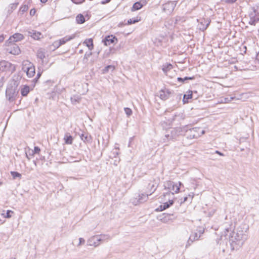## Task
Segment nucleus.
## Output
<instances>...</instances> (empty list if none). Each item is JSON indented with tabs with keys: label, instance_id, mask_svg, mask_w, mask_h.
<instances>
[{
	"label": "nucleus",
	"instance_id": "4d7b16f0",
	"mask_svg": "<svg viewBox=\"0 0 259 259\" xmlns=\"http://www.w3.org/2000/svg\"><path fill=\"white\" fill-rule=\"evenodd\" d=\"M187 199H188V197H184V201H183V202H185V201H187Z\"/></svg>",
	"mask_w": 259,
	"mask_h": 259
},
{
	"label": "nucleus",
	"instance_id": "72a5a7b5",
	"mask_svg": "<svg viewBox=\"0 0 259 259\" xmlns=\"http://www.w3.org/2000/svg\"><path fill=\"white\" fill-rule=\"evenodd\" d=\"M194 77H185L184 78L178 77L177 79L178 81H181L182 82H184L185 80H189V79H193Z\"/></svg>",
	"mask_w": 259,
	"mask_h": 259
},
{
	"label": "nucleus",
	"instance_id": "aec40b11",
	"mask_svg": "<svg viewBox=\"0 0 259 259\" xmlns=\"http://www.w3.org/2000/svg\"><path fill=\"white\" fill-rule=\"evenodd\" d=\"M29 34L32 37L36 40L39 39L40 38V36L42 35L41 33L36 32L33 30L29 31Z\"/></svg>",
	"mask_w": 259,
	"mask_h": 259
},
{
	"label": "nucleus",
	"instance_id": "c9c22d12",
	"mask_svg": "<svg viewBox=\"0 0 259 259\" xmlns=\"http://www.w3.org/2000/svg\"><path fill=\"white\" fill-rule=\"evenodd\" d=\"M13 211L10 210H8L7 211L6 215H5L4 213L2 214L4 215V218H10L12 217V214L13 213Z\"/></svg>",
	"mask_w": 259,
	"mask_h": 259
},
{
	"label": "nucleus",
	"instance_id": "603ef678",
	"mask_svg": "<svg viewBox=\"0 0 259 259\" xmlns=\"http://www.w3.org/2000/svg\"><path fill=\"white\" fill-rule=\"evenodd\" d=\"M209 24V22L207 23L205 26H203L202 28H201L200 29H202L203 30H205L207 28V27H208Z\"/></svg>",
	"mask_w": 259,
	"mask_h": 259
},
{
	"label": "nucleus",
	"instance_id": "39448f33",
	"mask_svg": "<svg viewBox=\"0 0 259 259\" xmlns=\"http://www.w3.org/2000/svg\"><path fill=\"white\" fill-rule=\"evenodd\" d=\"M18 92L13 87H8L6 91V97L10 102H13L17 97Z\"/></svg>",
	"mask_w": 259,
	"mask_h": 259
},
{
	"label": "nucleus",
	"instance_id": "13d9d810",
	"mask_svg": "<svg viewBox=\"0 0 259 259\" xmlns=\"http://www.w3.org/2000/svg\"><path fill=\"white\" fill-rule=\"evenodd\" d=\"M4 222V221H2L1 220H0V224H3Z\"/></svg>",
	"mask_w": 259,
	"mask_h": 259
},
{
	"label": "nucleus",
	"instance_id": "5fc2aeb1",
	"mask_svg": "<svg viewBox=\"0 0 259 259\" xmlns=\"http://www.w3.org/2000/svg\"><path fill=\"white\" fill-rule=\"evenodd\" d=\"M113 154H114V157H115L116 156H117L118 155V152H114Z\"/></svg>",
	"mask_w": 259,
	"mask_h": 259
},
{
	"label": "nucleus",
	"instance_id": "393cba45",
	"mask_svg": "<svg viewBox=\"0 0 259 259\" xmlns=\"http://www.w3.org/2000/svg\"><path fill=\"white\" fill-rule=\"evenodd\" d=\"M30 88L28 85H25L21 90V94L23 96H26L29 93Z\"/></svg>",
	"mask_w": 259,
	"mask_h": 259
},
{
	"label": "nucleus",
	"instance_id": "a878e982",
	"mask_svg": "<svg viewBox=\"0 0 259 259\" xmlns=\"http://www.w3.org/2000/svg\"><path fill=\"white\" fill-rule=\"evenodd\" d=\"M84 44H86L87 46L88 47L90 50H92L93 49V39L92 38L86 39L84 41Z\"/></svg>",
	"mask_w": 259,
	"mask_h": 259
},
{
	"label": "nucleus",
	"instance_id": "ddd939ff",
	"mask_svg": "<svg viewBox=\"0 0 259 259\" xmlns=\"http://www.w3.org/2000/svg\"><path fill=\"white\" fill-rule=\"evenodd\" d=\"M171 94V92L167 89L161 90L159 92V97L161 99L165 100L170 97Z\"/></svg>",
	"mask_w": 259,
	"mask_h": 259
},
{
	"label": "nucleus",
	"instance_id": "412c9836",
	"mask_svg": "<svg viewBox=\"0 0 259 259\" xmlns=\"http://www.w3.org/2000/svg\"><path fill=\"white\" fill-rule=\"evenodd\" d=\"M80 137L81 139L85 143H90L91 142L92 138L91 136L89 135L88 134H81L80 135Z\"/></svg>",
	"mask_w": 259,
	"mask_h": 259
},
{
	"label": "nucleus",
	"instance_id": "e433bc0d",
	"mask_svg": "<svg viewBox=\"0 0 259 259\" xmlns=\"http://www.w3.org/2000/svg\"><path fill=\"white\" fill-rule=\"evenodd\" d=\"M125 114L127 115V116H130L132 114V110L127 107L124 108V109Z\"/></svg>",
	"mask_w": 259,
	"mask_h": 259
},
{
	"label": "nucleus",
	"instance_id": "6ab92c4d",
	"mask_svg": "<svg viewBox=\"0 0 259 259\" xmlns=\"http://www.w3.org/2000/svg\"><path fill=\"white\" fill-rule=\"evenodd\" d=\"M73 137L70 135L69 133H66L64 137V140L66 144L71 145L73 142Z\"/></svg>",
	"mask_w": 259,
	"mask_h": 259
},
{
	"label": "nucleus",
	"instance_id": "2eb2a0df",
	"mask_svg": "<svg viewBox=\"0 0 259 259\" xmlns=\"http://www.w3.org/2000/svg\"><path fill=\"white\" fill-rule=\"evenodd\" d=\"M117 41V39L113 35H108L103 40V42L106 46H110Z\"/></svg>",
	"mask_w": 259,
	"mask_h": 259
},
{
	"label": "nucleus",
	"instance_id": "bf43d9fd",
	"mask_svg": "<svg viewBox=\"0 0 259 259\" xmlns=\"http://www.w3.org/2000/svg\"><path fill=\"white\" fill-rule=\"evenodd\" d=\"M169 136V135H165V137H166V138H168Z\"/></svg>",
	"mask_w": 259,
	"mask_h": 259
},
{
	"label": "nucleus",
	"instance_id": "e2e57ef3",
	"mask_svg": "<svg viewBox=\"0 0 259 259\" xmlns=\"http://www.w3.org/2000/svg\"><path fill=\"white\" fill-rule=\"evenodd\" d=\"M10 259H15V258H11Z\"/></svg>",
	"mask_w": 259,
	"mask_h": 259
},
{
	"label": "nucleus",
	"instance_id": "7ed1b4c3",
	"mask_svg": "<svg viewBox=\"0 0 259 259\" xmlns=\"http://www.w3.org/2000/svg\"><path fill=\"white\" fill-rule=\"evenodd\" d=\"M205 133V131L201 127H195L191 129H187L186 126V134L187 139H197Z\"/></svg>",
	"mask_w": 259,
	"mask_h": 259
},
{
	"label": "nucleus",
	"instance_id": "f8f14e48",
	"mask_svg": "<svg viewBox=\"0 0 259 259\" xmlns=\"http://www.w3.org/2000/svg\"><path fill=\"white\" fill-rule=\"evenodd\" d=\"M174 197L168 196L167 199V201H165V202L163 203V204L159 206V207L158 208L160 211H162L165 210V209L168 208L170 206L173 204Z\"/></svg>",
	"mask_w": 259,
	"mask_h": 259
},
{
	"label": "nucleus",
	"instance_id": "f257e3e1",
	"mask_svg": "<svg viewBox=\"0 0 259 259\" xmlns=\"http://www.w3.org/2000/svg\"><path fill=\"white\" fill-rule=\"evenodd\" d=\"M248 226L243 224L240 226L236 232H231L229 228L225 229L224 236L229 239L232 250L238 249L241 247L248 237Z\"/></svg>",
	"mask_w": 259,
	"mask_h": 259
},
{
	"label": "nucleus",
	"instance_id": "3c124183",
	"mask_svg": "<svg viewBox=\"0 0 259 259\" xmlns=\"http://www.w3.org/2000/svg\"><path fill=\"white\" fill-rule=\"evenodd\" d=\"M203 232H204V230H199L197 232L198 235H200V237L201 236V235L203 233Z\"/></svg>",
	"mask_w": 259,
	"mask_h": 259
},
{
	"label": "nucleus",
	"instance_id": "052dcab7",
	"mask_svg": "<svg viewBox=\"0 0 259 259\" xmlns=\"http://www.w3.org/2000/svg\"><path fill=\"white\" fill-rule=\"evenodd\" d=\"M26 157H27V158L28 159H30V158L28 157V155H27V154H26Z\"/></svg>",
	"mask_w": 259,
	"mask_h": 259
},
{
	"label": "nucleus",
	"instance_id": "c03bdc74",
	"mask_svg": "<svg viewBox=\"0 0 259 259\" xmlns=\"http://www.w3.org/2000/svg\"><path fill=\"white\" fill-rule=\"evenodd\" d=\"M165 194V192L163 193V195L161 196V200H163V201H167V199L168 198V196H164Z\"/></svg>",
	"mask_w": 259,
	"mask_h": 259
},
{
	"label": "nucleus",
	"instance_id": "cd10ccee",
	"mask_svg": "<svg viewBox=\"0 0 259 259\" xmlns=\"http://www.w3.org/2000/svg\"><path fill=\"white\" fill-rule=\"evenodd\" d=\"M143 5L141 4L140 2H136L135 3L132 8V11H135L140 9L142 7Z\"/></svg>",
	"mask_w": 259,
	"mask_h": 259
},
{
	"label": "nucleus",
	"instance_id": "2f4dec72",
	"mask_svg": "<svg viewBox=\"0 0 259 259\" xmlns=\"http://www.w3.org/2000/svg\"><path fill=\"white\" fill-rule=\"evenodd\" d=\"M99 239L101 240V242H102L103 241L110 239L111 237L108 235H101L99 236Z\"/></svg>",
	"mask_w": 259,
	"mask_h": 259
},
{
	"label": "nucleus",
	"instance_id": "37998d69",
	"mask_svg": "<svg viewBox=\"0 0 259 259\" xmlns=\"http://www.w3.org/2000/svg\"><path fill=\"white\" fill-rule=\"evenodd\" d=\"M75 4H80L84 2V0H71Z\"/></svg>",
	"mask_w": 259,
	"mask_h": 259
},
{
	"label": "nucleus",
	"instance_id": "dca6fc26",
	"mask_svg": "<svg viewBox=\"0 0 259 259\" xmlns=\"http://www.w3.org/2000/svg\"><path fill=\"white\" fill-rule=\"evenodd\" d=\"M200 237V235H198L197 232L192 233L188 240L187 244L186 245V247L190 245L193 241L198 240Z\"/></svg>",
	"mask_w": 259,
	"mask_h": 259
},
{
	"label": "nucleus",
	"instance_id": "f3484780",
	"mask_svg": "<svg viewBox=\"0 0 259 259\" xmlns=\"http://www.w3.org/2000/svg\"><path fill=\"white\" fill-rule=\"evenodd\" d=\"M36 56L37 58L40 59L42 62H44V59L46 57V51L44 49H39L36 53Z\"/></svg>",
	"mask_w": 259,
	"mask_h": 259
},
{
	"label": "nucleus",
	"instance_id": "1a4fd4ad",
	"mask_svg": "<svg viewBox=\"0 0 259 259\" xmlns=\"http://www.w3.org/2000/svg\"><path fill=\"white\" fill-rule=\"evenodd\" d=\"M249 20L248 23L250 25H255L259 22V17L255 10L249 14Z\"/></svg>",
	"mask_w": 259,
	"mask_h": 259
},
{
	"label": "nucleus",
	"instance_id": "4468645a",
	"mask_svg": "<svg viewBox=\"0 0 259 259\" xmlns=\"http://www.w3.org/2000/svg\"><path fill=\"white\" fill-rule=\"evenodd\" d=\"M24 38V36L21 33H15L8 39L9 43H14L20 41Z\"/></svg>",
	"mask_w": 259,
	"mask_h": 259
},
{
	"label": "nucleus",
	"instance_id": "6e6552de",
	"mask_svg": "<svg viewBox=\"0 0 259 259\" xmlns=\"http://www.w3.org/2000/svg\"><path fill=\"white\" fill-rule=\"evenodd\" d=\"M176 6V1H170L168 2L163 5L162 9L163 11L166 14H170L174 10Z\"/></svg>",
	"mask_w": 259,
	"mask_h": 259
},
{
	"label": "nucleus",
	"instance_id": "423d86ee",
	"mask_svg": "<svg viewBox=\"0 0 259 259\" xmlns=\"http://www.w3.org/2000/svg\"><path fill=\"white\" fill-rule=\"evenodd\" d=\"M15 70V66L10 62L5 60L0 61V71L13 72Z\"/></svg>",
	"mask_w": 259,
	"mask_h": 259
},
{
	"label": "nucleus",
	"instance_id": "c85d7f7f",
	"mask_svg": "<svg viewBox=\"0 0 259 259\" xmlns=\"http://www.w3.org/2000/svg\"><path fill=\"white\" fill-rule=\"evenodd\" d=\"M20 50L19 48V47L17 46H13V50H12L10 51V53L11 54H14V55H18L20 53Z\"/></svg>",
	"mask_w": 259,
	"mask_h": 259
},
{
	"label": "nucleus",
	"instance_id": "a18cd8bd",
	"mask_svg": "<svg viewBox=\"0 0 259 259\" xmlns=\"http://www.w3.org/2000/svg\"><path fill=\"white\" fill-rule=\"evenodd\" d=\"M79 243L78 244V246H80L81 245V244H83L85 242V240L83 238H79Z\"/></svg>",
	"mask_w": 259,
	"mask_h": 259
},
{
	"label": "nucleus",
	"instance_id": "20e7f679",
	"mask_svg": "<svg viewBox=\"0 0 259 259\" xmlns=\"http://www.w3.org/2000/svg\"><path fill=\"white\" fill-rule=\"evenodd\" d=\"M22 70L26 72L28 77H32L35 73L34 65L29 61H24L23 63Z\"/></svg>",
	"mask_w": 259,
	"mask_h": 259
},
{
	"label": "nucleus",
	"instance_id": "7c9ffc66",
	"mask_svg": "<svg viewBox=\"0 0 259 259\" xmlns=\"http://www.w3.org/2000/svg\"><path fill=\"white\" fill-rule=\"evenodd\" d=\"M72 104H76L77 103H79L80 100V97L78 96H73L70 98Z\"/></svg>",
	"mask_w": 259,
	"mask_h": 259
},
{
	"label": "nucleus",
	"instance_id": "5701e85b",
	"mask_svg": "<svg viewBox=\"0 0 259 259\" xmlns=\"http://www.w3.org/2000/svg\"><path fill=\"white\" fill-rule=\"evenodd\" d=\"M76 22L77 24H82L85 22V18L83 15L79 14L76 17Z\"/></svg>",
	"mask_w": 259,
	"mask_h": 259
},
{
	"label": "nucleus",
	"instance_id": "8fccbe9b",
	"mask_svg": "<svg viewBox=\"0 0 259 259\" xmlns=\"http://www.w3.org/2000/svg\"><path fill=\"white\" fill-rule=\"evenodd\" d=\"M215 153H217V154H219V155L222 156H224V154L223 153H222V152H220V151H218V150H216V151H215Z\"/></svg>",
	"mask_w": 259,
	"mask_h": 259
},
{
	"label": "nucleus",
	"instance_id": "79ce46f5",
	"mask_svg": "<svg viewBox=\"0 0 259 259\" xmlns=\"http://www.w3.org/2000/svg\"><path fill=\"white\" fill-rule=\"evenodd\" d=\"M137 22H138V20H135V19L133 20V19H130L127 21V24H132L135 23Z\"/></svg>",
	"mask_w": 259,
	"mask_h": 259
},
{
	"label": "nucleus",
	"instance_id": "c756f323",
	"mask_svg": "<svg viewBox=\"0 0 259 259\" xmlns=\"http://www.w3.org/2000/svg\"><path fill=\"white\" fill-rule=\"evenodd\" d=\"M114 66L113 65H108L103 69V73L105 74L108 72L110 70L113 71L114 70Z\"/></svg>",
	"mask_w": 259,
	"mask_h": 259
},
{
	"label": "nucleus",
	"instance_id": "09e8293b",
	"mask_svg": "<svg viewBox=\"0 0 259 259\" xmlns=\"http://www.w3.org/2000/svg\"><path fill=\"white\" fill-rule=\"evenodd\" d=\"M110 2V0H105V1H102L101 2V4H102V5H105L106 4H107L108 3H109Z\"/></svg>",
	"mask_w": 259,
	"mask_h": 259
},
{
	"label": "nucleus",
	"instance_id": "6e6d98bb",
	"mask_svg": "<svg viewBox=\"0 0 259 259\" xmlns=\"http://www.w3.org/2000/svg\"><path fill=\"white\" fill-rule=\"evenodd\" d=\"M47 1H48V0H40L41 3H44V4L46 3Z\"/></svg>",
	"mask_w": 259,
	"mask_h": 259
},
{
	"label": "nucleus",
	"instance_id": "4be33fe9",
	"mask_svg": "<svg viewBox=\"0 0 259 259\" xmlns=\"http://www.w3.org/2000/svg\"><path fill=\"white\" fill-rule=\"evenodd\" d=\"M74 37V35L72 36H66L64 37L63 38H61L59 39V42H60L61 46L65 44L66 42H67L69 40H70L71 39H73Z\"/></svg>",
	"mask_w": 259,
	"mask_h": 259
},
{
	"label": "nucleus",
	"instance_id": "4c0bfd02",
	"mask_svg": "<svg viewBox=\"0 0 259 259\" xmlns=\"http://www.w3.org/2000/svg\"><path fill=\"white\" fill-rule=\"evenodd\" d=\"M28 9V7L27 5H23L20 8V11L24 13L26 12Z\"/></svg>",
	"mask_w": 259,
	"mask_h": 259
},
{
	"label": "nucleus",
	"instance_id": "f704fd0d",
	"mask_svg": "<svg viewBox=\"0 0 259 259\" xmlns=\"http://www.w3.org/2000/svg\"><path fill=\"white\" fill-rule=\"evenodd\" d=\"M52 46L53 47L54 50L58 48L60 46H61V44L59 42V40H58L54 41L52 44Z\"/></svg>",
	"mask_w": 259,
	"mask_h": 259
},
{
	"label": "nucleus",
	"instance_id": "a211bd4d",
	"mask_svg": "<svg viewBox=\"0 0 259 259\" xmlns=\"http://www.w3.org/2000/svg\"><path fill=\"white\" fill-rule=\"evenodd\" d=\"M157 186H158V184L154 181L150 182L148 186V189H150L149 192H150V193L149 195H151L153 193H154L156 191V190L157 188Z\"/></svg>",
	"mask_w": 259,
	"mask_h": 259
},
{
	"label": "nucleus",
	"instance_id": "b1692460",
	"mask_svg": "<svg viewBox=\"0 0 259 259\" xmlns=\"http://www.w3.org/2000/svg\"><path fill=\"white\" fill-rule=\"evenodd\" d=\"M172 68V66L169 63H166L162 66V69L163 71L166 74L167 71H169Z\"/></svg>",
	"mask_w": 259,
	"mask_h": 259
},
{
	"label": "nucleus",
	"instance_id": "de8ad7c7",
	"mask_svg": "<svg viewBox=\"0 0 259 259\" xmlns=\"http://www.w3.org/2000/svg\"><path fill=\"white\" fill-rule=\"evenodd\" d=\"M36 13V10L35 9H32L30 11V15L31 16H34Z\"/></svg>",
	"mask_w": 259,
	"mask_h": 259
},
{
	"label": "nucleus",
	"instance_id": "864d4df0",
	"mask_svg": "<svg viewBox=\"0 0 259 259\" xmlns=\"http://www.w3.org/2000/svg\"><path fill=\"white\" fill-rule=\"evenodd\" d=\"M4 39V36L2 35H0V42H2Z\"/></svg>",
	"mask_w": 259,
	"mask_h": 259
},
{
	"label": "nucleus",
	"instance_id": "bb28decb",
	"mask_svg": "<svg viewBox=\"0 0 259 259\" xmlns=\"http://www.w3.org/2000/svg\"><path fill=\"white\" fill-rule=\"evenodd\" d=\"M192 97V92H189L188 94H185L183 97V101L184 103L188 102V100L191 99Z\"/></svg>",
	"mask_w": 259,
	"mask_h": 259
},
{
	"label": "nucleus",
	"instance_id": "473e14b6",
	"mask_svg": "<svg viewBox=\"0 0 259 259\" xmlns=\"http://www.w3.org/2000/svg\"><path fill=\"white\" fill-rule=\"evenodd\" d=\"M11 174L14 179L16 178H21V175L17 171H11Z\"/></svg>",
	"mask_w": 259,
	"mask_h": 259
},
{
	"label": "nucleus",
	"instance_id": "a19ab883",
	"mask_svg": "<svg viewBox=\"0 0 259 259\" xmlns=\"http://www.w3.org/2000/svg\"><path fill=\"white\" fill-rule=\"evenodd\" d=\"M41 75V72L38 71L36 77L33 80V81L35 83H36L37 81L39 78L40 77Z\"/></svg>",
	"mask_w": 259,
	"mask_h": 259
},
{
	"label": "nucleus",
	"instance_id": "58836bf2",
	"mask_svg": "<svg viewBox=\"0 0 259 259\" xmlns=\"http://www.w3.org/2000/svg\"><path fill=\"white\" fill-rule=\"evenodd\" d=\"M40 151V149L38 147H34V150L32 151V155H33L35 153L39 154Z\"/></svg>",
	"mask_w": 259,
	"mask_h": 259
},
{
	"label": "nucleus",
	"instance_id": "9b49d317",
	"mask_svg": "<svg viewBox=\"0 0 259 259\" xmlns=\"http://www.w3.org/2000/svg\"><path fill=\"white\" fill-rule=\"evenodd\" d=\"M100 243L101 240L99 239V235L92 236L88 240V245L90 246L97 247L100 244Z\"/></svg>",
	"mask_w": 259,
	"mask_h": 259
},
{
	"label": "nucleus",
	"instance_id": "9d476101",
	"mask_svg": "<svg viewBox=\"0 0 259 259\" xmlns=\"http://www.w3.org/2000/svg\"><path fill=\"white\" fill-rule=\"evenodd\" d=\"M186 126L183 127H177L171 131V136L172 138H175L177 136L186 134Z\"/></svg>",
	"mask_w": 259,
	"mask_h": 259
},
{
	"label": "nucleus",
	"instance_id": "49530a36",
	"mask_svg": "<svg viewBox=\"0 0 259 259\" xmlns=\"http://www.w3.org/2000/svg\"><path fill=\"white\" fill-rule=\"evenodd\" d=\"M237 0H225V3L227 4H232L236 2Z\"/></svg>",
	"mask_w": 259,
	"mask_h": 259
},
{
	"label": "nucleus",
	"instance_id": "0eeeda50",
	"mask_svg": "<svg viewBox=\"0 0 259 259\" xmlns=\"http://www.w3.org/2000/svg\"><path fill=\"white\" fill-rule=\"evenodd\" d=\"M149 194H139L137 197L133 198L132 199V203L135 205H137L140 203L146 202L148 198Z\"/></svg>",
	"mask_w": 259,
	"mask_h": 259
},
{
	"label": "nucleus",
	"instance_id": "ea45409f",
	"mask_svg": "<svg viewBox=\"0 0 259 259\" xmlns=\"http://www.w3.org/2000/svg\"><path fill=\"white\" fill-rule=\"evenodd\" d=\"M233 99V98L230 97V98H225L223 99H222V102L224 103H228L230 102L231 100Z\"/></svg>",
	"mask_w": 259,
	"mask_h": 259
},
{
	"label": "nucleus",
	"instance_id": "f03ea898",
	"mask_svg": "<svg viewBox=\"0 0 259 259\" xmlns=\"http://www.w3.org/2000/svg\"><path fill=\"white\" fill-rule=\"evenodd\" d=\"M182 185L181 182L178 184H175L174 182L171 181H167L164 183V190L167 191L165 192L164 196H170L174 197L175 193H177L179 192L180 186Z\"/></svg>",
	"mask_w": 259,
	"mask_h": 259
},
{
	"label": "nucleus",
	"instance_id": "680f3d73",
	"mask_svg": "<svg viewBox=\"0 0 259 259\" xmlns=\"http://www.w3.org/2000/svg\"><path fill=\"white\" fill-rule=\"evenodd\" d=\"M115 149H119L118 148H115Z\"/></svg>",
	"mask_w": 259,
	"mask_h": 259
}]
</instances>
